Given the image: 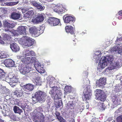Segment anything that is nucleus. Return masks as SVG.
Returning a JSON list of instances; mask_svg holds the SVG:
<instances>
[{
    "instance_id": "15",
    "label": "nucleus",
    "mask_w": 122,
    "mask_h": 122,
    "mask_svg": "<svg viewBox=\"0 0 122 122\" xmlns=\"http://www.w3.org/2000/svg\"><path fill=\"white\" fill-rule=\"evenodd\" d=\"M106 78H101L100 79L97 81L96 84L97 85L100 87H103L106 84Z\"/></svg>"
},
{
    "instance_id": "9",
    "label": "nucleus",
    "mask_w": 122,
    "mask_h": 122,
    "mask_svg": "<svg viewBox=\"0 0 122 122\" xmlns=\"http://www.w3.org/2000/svg\"><path fill=\"white\" fill-rule=\"evenodd\" d=\"M47 22L49 25L51 26L61 25L60 19L53 17H49L47 20Z\"/></svg>"
},
{
    "instance_id": "62",
    "label": "nucleus",
    "mask_w": 122,
    "mask_h": 122,
    "mask_svg": "<svg viewBox=\"0 0 122 122\" xmlns=\"http://www.w3.org/2000/svg\"><path fill=\"white\" fill-rule=\"evenodd\" d=\"M70 122H75L74 120L73 119H71V120H70Z\"/></svg>"
},
{
    "instance_id": "52",
    "label": "nucleus",
    "mask_w": 122,
    "mask_h": 122,
    "mask_svg": "<svg viewBox=\"0 0 122 122\" xmlns=\"http://www.w3.org/2000/svg\"><path fill=\"white\" fill-rule=\"evenodd\" d=\"M60 122H66V121L62 117H61L58 120Z\"/></svg>"
},
{
    "instance_id": "31",
    "label": "nucleus",
    "mask_w": 122,
    "mask_h": 122,
    "mask_svg": "<svg viewBox=\"0 0 122 122\" xmlns=\"http://www.w3.org/2000/svg\"><path fill=\"white\" fill-rule=\"evenodd\" d=\"M113 51H117L119 54H122V47L121 46L117 47L116 46L113 48Z\"/></svg>"
},
{
    "instance_id": "21",
    "label": "nucleus",
    "mask_w": 122,
    "mask_h": 122,
    "mask_svg": "<svg viewBox=\"0 0 122 122\" xmlns=\"http://www.w3.org/2000/svg\"><path fill=\"white\" fill-rule=\"evenodd\" d=\"M11 82H10V85L11 87H14L16 85V83L18 82V79L15 76H13V77H9V78Z\"/></svg>"
},
{
    "instance_id": "7",
    "label": "nucleus",
    "mask_w": 122,
    "mask_h": 122,
    "mask_svg": "<svg viewBox=\"0 0 122 122\" xmlns=\"http://www.w3.org/2000/svg\"><path fill=\"white\" fill-rule=\"evenodd\" d=\"M23 64H20L18 66V69L20 73L23 75H25V76L27 73L29 71V68L28 65L25 63H23Z\"/></svg>"
},
{
    "instance_id": "32",
    "label": "nucleus",
    "mask_w": 122,
    "mask_h": 122,
    "mask_svg": "<svg viewBox=\"0 0 122 122\" xmlns=\"http://www.w3.org/2000/svg\"><path fill=\"white\" fill-rule=\"evenodd\" d=\"M9 56L8 54L6 52L3 51L0 53V59L5 58L8 57Z\"/></svg>"
},
{
    "instance_id": "26",
    "label": "nucleus",
    "mask_w": 122,
    "mask_h": 122,
    "mask_svg": "<svg viewBox=\"0 0 122 122\" xmlns=\"http://www.w3.org/2000/svg\"><path fill=\"white\" fill-rule=\"evenodd\" d=\"M75 28L72 26L68 25L65 27V30L66 32L72 34L74 33Z\"/></svg>"
},
{
    "instance_id": "38",
    "label": "nucleus",
    "mask_w": 122,
    "mask_h": 122,
    "mask_svg": "<svg viewBox=\"0 0 122 122\" xmlns=\"http://www.w3.org/2000/svg\"><path fill=\"white\" fill-rule=\"evenodd\" d=\"M10 112V110L9 109H3L2 111V113L3 114V115L4 116H8L9 115Z\"/></svg>"
},
{
    "instance_id": "10",
    "label": "nucleus",
    "mask_w": 122,
    "mask_h": 122,
    "mask_svg": "<svg viewBox=\"0 0 122 122\" xmlns=\"http://www.w3.org/2000/svg\"><path fill=\"white\" fill-rule=\"evenodd\" d=\"M122 64V60L120 59L118 60L117 61L113 63L112 62L107 63V66H109L107 68V69L109 70H111L112 69L117 68L119 67Z\"/></svg>"
},
{
    "instance_id": "4",
    "label": "nucleus",
    "mask_w": 122,
    "mask_h": 122,
    "mask_svg": "<svg viewBox=\"0 0 122 122\" xmlns=\"http://www.w3.org/2000/svg\"><path fill=\"white\" fill-rule=\"evenodd\" d=\"M3 25L5 28V31H10L12 36H16L19 34L17 30H11L14 27L13 24L9 23L6 20H5L3 21Z\"/></svg>"
},
{
    "instance_id": "8",
    "label": "nucleus",
    "mask_w": 122,
    "mask_h": 122,
    "mask_svg": "<svg viewBox=\"0 0 122 122\" xmlns=\"http://www.w3.org/2000/svg\"><path fill=\"white\" fill-rule=\"evenodd\" d=\"M94 93L96 99L101 102H104L106 100V97L104 94V92L102 90H97L96 91H95Z\"/></svg>"
},
{
    "instance_id": "41",
    "label": "nucleus",
    "mask_w": 122,
    "mask_h": 122,
    "mask_svg": "<svg viewBox=\"0 0 122 122\" xmlns=\"http://www.w3.org/2000/svg\"><path fill=\"white\" fill-rule=\"evenodd\" d=\"M32 22L33 23L35 24H37L40 23L36 17V18L33 19L32 20Z\"/></svg>"
},
{
    "instance_id": "64",
    "label": "nucleus",
    "mask_w": 122,
    "mask_h": 122,
    "mask_svg": "<svg viewBox=\"0 0 122 122\" xmlns=\"http://www.w3.org/2000/svg\"><path fill=\"white\" fill-rule=\"evenodd\" d=\"M115 113H119V109L116 111Z\"/></svg>"
},
{
    "instance_id": "2",
    "label": "nucleus",
    "mask_w": 122,
    "mask_h": 122,
    "mask_svg": "<svg viewBox=\"0 0 122 122\" xmlns=\"http://www.w3.org/2000/svg\"><path fill=\"white\" fill-rule=\"evenodd\" d=\"M47 82L49 84V86L51 88H53L51 91H50L49 93L51 94V97L54 100L58 99L59 97L56 93L58 91L57 89V87L54 86L55 81L53 80V78L51 77H48L47 78Z\"/></svg>"
},
{
    "instance_id": "28",
    "label": "nucleus",
    "mask_w": 122,
    "mask_h": 122,
    "mask_svg": "<svg viewBox=\"0 0 122 122\" xmlns=\"http://www.w3.org/2000/svg\"><path fill=\"white\" fill-rule=\"evenodd\" d=\"M9 77L8 74L4 72L2 73L1 74H0V78H3V80L4 81L6 79H9Z\"/></svg>"
},
{
    "instance_id": "11",
    "label": "nucleus",
    "mask_w": 122,
    "mask_h": 122,
    "mask_svg": "<svg viewBox=\"0 0 122 122\" xmlns=\"http://www.w3.org/2000/svg\"><path fill=\"white\" fill-rule=\"evenodd\" d=\"M83 88H85L83 91L84 94L86 93L87 94H91V90L89 88V86H88L90 83V81L88 79L86 78V79H84L83 81Z\"/></svg>"
},
{
    "instance_id": "18",
    "label": "nucleus",
    "mask_w": 122,
    "mask_h": 122,
    "mask_svg": "<svg viewBox=\"0 0 122 122\" xmlns=\"http://www.w3.org/2000/svg\"><path fill=\"white\" fill-rule=\"evenodd\" d=\"M4 63L5 66L7 67L15 66L14 61L10 59L5 60L4 61Z\"/></svg>"
},
{
    "instance_id": "46",
    "label": "nucleus",
    "mask_w": 122,
    "mask_h": 122,
    "mask_svg": "<svg viewBox=\"0 0 122 122\" xmlns=\"http://www.w3.org/2000/svg\"><path fill=\"white\" fill-rule=\"evenodd\" d=\"M15 104L19 106L21 103V102L18 100H16L15 101Z\"/></svg>"
},
{
    "instance_id": "58",
    "label": "nucleus",
    "mask_w": 122,
    "mask_h": 122,
    "mask_svg": "<svg viewBox=\"0 0 122 122\" xmlns=\"http://www.w3.org/2000/svg\"><path fill=\"white\" fill-rule=\"evenodd\" d=\"M4 72V71L2 69L0 68V74H1Z\"/></svg>"
},
{
    "instance_id": "12",
    "label": "nucleus",
    "mask_w": 122,
    "mask_h": 122,
    "mask_svg": "<svg viewBox=\"0 0 122 122\" xmlns=\"http://www.w3.org/2000/svg\"><path fill=\"white\" fill-rule=\"evenodd\" d=\"M38 29L35 26H32L29 29V32L33 36L35 37H37L40 34L43 33V31L42 30H39V31H40L39 33L38 32Z\"/></svg>"
},
{
    "instance_id": "45",
    "label": "nucleus",
    "mask_w": 122,
    "mask_h": 122,
    "mask_svg": "<svg viewBox=\"0 0 122 122\" xmlns=\"http://www.w3.org/2000/svg\"><path fill=\"white\" fill-rule=\"evenodd\" d=\"M121 87L119 86H116L115 87L114 91L116 92H118L120 91Z\"/></svg>"
},
{
    "instance_id": "29",
    "label": "nucleus",
    "mask_w": 122,
    "mask_h": 122,
    "mask_svg": "<svg viewBox=\"0 0 122 122\" xmlns=\"http://www.w3.org/2000/svg\"><path fill=\"white\" fill-rule=\"evenodd\" d=\"M37 74V73L35 72L29 71L27 74L26 77H36Z\"/></svg>"
},
{
    "instance_id": "55",
    "label": "nucleus",
    "mask_w": 122,
    "mask_h": 122,
    "mask_svg": "<svg viewBox=\"0 0 122 122\" xmlns=\"http://www.w3.org/2000/svg\"><path fill=\"white\" fill-rule=\"evenodd\" d=\"M50 100L51 99L50 97L49 96H47L46 100L47 103H50Z\"/></svg>"
},
{
    "instance_id": "34",
    "label": "nucleus",
    "mask_w": 122,
    "mask_h": 122,
    "mask_svg": "<svg viewBox=\"0 0 122 122\" xmlns=\"http://www.w3.org/2000/svg\"><path fill=\"white\" fill-rule=\"evenodd\" d=\"M71 87L70 86H65L64 89V94L66 95L67 93H70L71 92Z\"/></svg>"
},
{
    "instance_id": "1",
    "label": "nucleus",
    "mask_w": 122,
    "mask_h": 122,
    "mask_svg": "<svg viewBox=\"0 0 122 122\" xmlns=\"http://www.w3.org/2000/svg\"><path fill=\"white\" fill-rule=\"evenodd\" d=\"M101 52L100 50L96 51L93 54V60L95 61L98 65L97 69L103 68L107 66V56H102L101 59Z\"/></svg>"
},
{
    "instance_id": "37",
    "label": "nucleus",
    "mask_w": 122,
    "mask_h": 122,
    "mask_svg": "<svg viewBox=\"0 0 122 122\" xmlns=\"http://www.w3.org/2000/svg\"><path fill=\"white\" fill-rule=\"evenodd\" d=\"M34 65L37 70H39V68H41V66H42L41 64L37 61L34 63Z\"/></svg>"
},
{
    "instance_id": "30",
    "label": "nucleus",
    "mask_w": 122,
    "mask_h": 122,
    "mask_svg": "<svg viewBox=\"0 0 122 122\" xmlns=\"http://www.w3.org/2000/svg\"><path fill=\"white\" fill-rule=\"evenodd\" d=\"M11 17L12 19H18L20 18V14L16 12H13L11 13Z\"/></svg>"
},
{
    "instance_id": "59",
    "label": "nucleus",
    "mask_w": 122,
    "mask_h": 122,
    "mask_svg": "<svg viewBox=\"0 0 122 122\" xmlns=\"http://www.w3.org/2000/svg\"><path fill=\"white\" fill-rule=\"evenodd\" d=\"M4 72V71L2 69L0 68V74H1Z\"/></svg>"
},
{
    "instance_id": "35",
    "label": "nucleus",
    "mask_w": 122,
    "mask_h": 122,
    "mask_svg": "<svg viewBox=\"0 0 122 122\" xmlns=\"http://www.w3.org/2000/svg\"><path fill=\"white\" fill-rule=\"evenodd\" d=\"M36 16L40 23L42 22L44 20L43 15L41 14H38Z\"/></svg>"
},
{
    "instance_id": "16",
    "label": "nucleus",
    "mask_w": 122,
    "mask_h": 122,
    "mask_svg": "<svg viewBox=\"0 0 122 122\" xmlns=\"http://www.w3.org/2000/svg\"><path fill=\"white\" fill-rule=\"evenodd\" d=\"M66 10L65 8L63 7L62 5L60 6L57 5L54 7V11L55 12L59 13H62Z\"/></svg>"
},
{
    "instance_id": "19",
    "label": "nucleus",
    "mask_w": 122,
    "mask_h": 122,
    "mask_svg": "<svg viewBox=\"0 0 122 122\" xmlns=\"http://www.w3.org/2000/svg\"><path fill=\"white\" fill-rule=\"evenodd\" d=\"M10 0H0V2L1 3V5L3 6L6 5L12 6L16 5L19 3L18 1L16 2H12L8 3H7V2H5L6 1Z\"/></svg>"
},
{
    "instance_id": "22",
    "label": "nucleus",
    "mask_w": 122,
    "mask_h": 122,
    "mask_svg": "<svg viewBox=\"0 0 122 122\" xmlns=\"http://www.w3.org/2000/svg\"><path fill=\"white\" fill-rule=\"evenodd\" d=\"M36 111L37 113L36 115L38 116L39 117L40 116L41 117L40 118L41 119H42L43 120L44 119V117L43 115V113L41 112L42 111V108L41 107H38L36 109ZM41 121H43L42 120H41Z\"/></svg>"
},
{
    "instance_id": "56",
    "label": "nucleus",
    "mask_w": 122,
    "mask_h": 122,
    "mask_svg": "<svg viewBox=\"0 0 122 122\" xmlns=\"http://www.w3.org/2000/svg\"><path fill=\"white\" fill-rule=\"evenodd\" d=\"M4 43V41L1 40V37L0 36V44H3Z\"/></svg>"
},
{
    "instance_id": "48",
    "label": "nucleus",
    "mask_w": 122,
    "mask_h": 122,
    "mask_svg": "<svg viewBox=\"0 0 122 122\" xmlns=\"http://www.w3.org/2000/svg\"><path fill=\"white\" fill-rule=\"evenodd\" d=\"M19 91L18 90H16L14 91V94L15 95H17V96L18 97V95L19 94Z\"/></svg>"
},
{
    "instance_id": "63",
    "label": "nucleus",
    "mask_w": 122,
    "mask_h": 122,
    "mask_svg": "<svg viewBox=\"0 0 122 122\" xmlns=\"http://www.w3.org/2000/svg\"><path fill=\"white\" fill-rule=\"evenodd\" d=\"M120 40V38H117V40L116 41H119Z\"/></svg>"
},
{
    "instance_id": "36",
    "label": "nucleus",
    "mask_w": 122,
    "mask_h": 122,
    "mask_svg": "<svg viewBox=\"0 0 122 122\" xmlns=\"http://www.w3.org/2000/svg\"><path fill=\"white\" fill-rule=\"evenodd\" d=\"M39 79V77H37L36 79L33 80L32 81L36 85H41V81Z\"/></svg>"
},
{
    "instance_id": "5",
    "label": "nucleus",
    "mask_w": 122,
    "mask_h": 122,
    "mask_svg": "<svg viewBox=\"0 0 122 122\" xmlns=\"http://www.w3.org/2000/svg\"><path fill=\"white\" fill-rule=\"evenodd\" d=\"M34 41V39L30 37L25 36L20 39L18 41V42L21 45L26 46L29 47L33 45Z\"/></svg>"
},
{
    "instance_id": "50",
    "label": "nucleus",
    "mask_w": 122,
    "mask_h": 122,
    "mask_svg": "<svg viewBox=\"0 0 122 122\" xmlns=\"http://www.w3.org/2000/svg\"><path fill=\"white\" fill-rule=\"evenodd\" d=\"M117 121L118 122H122V117H118L117 118Z\"/></svg>"
},
{
    "instance_id": "25",
    "label": "nucleus",
    "mask_w": 122,
    "mask_h": 122,
    "mask_svg": "<svg viewBox=\"0 0 122 122\" xmlns=\"http://www.w3.org/2000/svg\"><path fill=\"white\" fill-rule=\"evenodd\" d=\"M3 39L5 41V43L3 44H6L7 43H10V42L11 38L10 36L8 34H5L3 36Z\"/></svg>"
},
{
    "instance_id": "60",
    "label": "nucleus",
    "mask_w": 122,
    "mask_h": 122,
    "mask_svg": "<svg viewBox=\"0 0 122 122\" xmlns=\"http://www.w3.org/2000/svg\"><path fill=\"white\" fill-rule=\"evenodd\" d=\"M118 19L119 20H121L122 19V16H119L118 17Z\"/></svg>"
},
{
    "instance_id": "24",
    "label": "nucleus",
    "mask_w": 122,
    "mask_h": 122,
    "mask_svg": "<svg viewBox=\"0 0 122 122\" xmlns=\"http://www.w3.org/2000/svg\"><path fill=\"white\" fill-rule=\"evenodd\" d=\"M34 14L33 10H30L24 15V17L25 19H29L31 17V15Z\"/></svg>"
},
{
    "instance_id": "49",
    "label": "nucleus",
    "mask_w": 122,
    "mask_h": 122,
    "mask_svg": "<svg viewBox=\"0 0 122 122\" xmlns=\"http://www.w3.org/2000/svg\"><path fill=\"white\" fill-rule=\"evenodd\" d=\"M43 66H41V68H39V70H37L38 71H40V72L41 73H43L44 72V69L43 68Z\"/></svg>"
},
{
    "instance_id": "51",
    "label": "nucleus",
    "mask_w": 122,
    "mask_h": 122,
    "mask_svg": "<svg viewBox=\"0 0 122 122\" xmlns=\"http://www.w3.org/2000/svg\"><path fill=\"white\" fill-rule=\"evenodd\" d=\"M34 55V53L33 51H30L29 52V56H33Z\"/></svg>"
},
{
    "instance_id": "39",
    "label": "nucleus",
    "mask_w": 122,
    "mask_h": 122,
    "mask_svg": "<svg viewBox=\"0 0 122 122\" xmlns=\"http://www.w3.org/2000/svg\"><path fill=\"white\" fill-rule=\"evenodd\" d=\"M29 50L28 49H25L22 53V55L23 56H22L24 57V56H29Z\"/></svg>"
},
{
    "instance_id": "43",
    "label": "nucleus",
    "mask_w": 122,
    "mask_h": 122,
    "mask_svg": "<svg viewBox=\"0 0 122 122\" xmlns=\"http://www.w3.org/2000/svg\"><path fill=\"white\" fill-rule=\"evenodd\" d=\"M55 114L57 118L58 119H59L62 117L60 116V113L56 111L55 112Z\"/></svg>"
},
{
    "instance_id": "20",
    "label": "nucleus",
    "mask_w": 122,
    "mask_h": 122,
    "mask_svg": "<svg viewBox=\"0 0 122 122\" xmlns=\"http://www.w3.org/2000/svg\"><path fill=\"white\" fill-rule=\"evenodd\" d=\"M27 27L23 26H20L17 29L18 32L20 35H25L26 34V29Z\"/></svg>"
},
{
    "instance_id": "23",
    "label": "nucleus",
    "mask_w": 122,
    "mask_h": 122,
    "mask_svg": "<svg viewBox=\"0 0 122 122\" xmlns=\"http://www.w3.org/2000/svg\"><path fill=\"white\" fill-rule=\"evenodd\" d=\"M10 47L12 50L15 52L19 51L20 49L19 46L16 43H14L10 44Z\"/></svg>"
},
{
    "instance_id": "27",
    "label": "nucleus",
    "mask_w": 122,
    "mask_h": 122,
    "mask_svg": "<svg viewBox=\"0 0 122 122\" xmlns=\"http://www.w3.org/2000/svg\"><path fill=\"white\" fill-rule=\"evenodd\" d=\"M13 111L15 113H17L21 114V112H23V111L18 107L15 106L13 107Z\"/></svg>"
},
{
    "instance_id": "53",
    "label": "nucleus",
    "mask_w": 122,
    "mask_h": 122,
    "mask_svg": "<svg viewBox=\"0 0 122 122\" xmlns=\"http://www.w3.org/2000/svg\"><path fill=\"white\" fill-rule=\"evenodd\" d=\"M119 15V16H122V10H121L119 11L117 14H116V16Z\"/></svg>"
},
{
    "instance_id": "14",
    "label": "nucleus",
    "mask_w": 122,
    "mask_h": 122,
    "mask_svg": "<svg viewBox=\"0 0 122 122\" xmlns=\"http://www.w3.org/2000/svg\"><path fill=\"white\" fill-rule=\"evenodd\" d=\"M27 1L28 3L29 2L31 5L36 7L39 10H43L45 8V7L43 5H42L37 3V2L34 1L33 0H27Z\"/></svg>"
},
{
    "instance_id": "61",
    "label": "nucleus",
    "mask_w": 122,
    "mask_h": 122,
    "mask_svg": "<svg viewBox=\"0 0 122 122\" xmlns=\"http://www.w3.org/2000/svg\"><path fill=\"white\" fill-rule=\"evenodd\" d=\"M4 109H7L6 108L7 107V106L6 105H4L3 106Z\"/></svg>"
},
{
    "instance_id": "40",
    "label": "nucleus",
    "mask_w": 122,
    "mask_h": 122,
    "mask_svg": "<svg viewBox=\"0 0 122 122\" xmlns=\"http://www.w3.org/2000/svg\"><path fill=\"white\" fill-rule=\"evenodd\" d=\"M113 60L112 56H107V63H112Z\"/></svg>"
},
{
    "instance_id": "57",
    "label": "nucleus",
    "mask_w": 122,
    "mask_h": 122,
    "mask_svg": "<svg viewBox=\"0 0 122 122\" xmlns=\"http://www.w3.org/2000/svg\"><path fill=\"white\" fill-rule=\"evenodd\" d=\"M78 109H79V110H78V111L79 110V111H78V112H81L83 110V108H82V109L81 108V107H79L78 108Z\"/></svg>"
},
{
    "instance_id": "54",
    "label": "nucleus",
    "mask_w": 122,
    "mask_h": 122,
    "mask_svg": "<svg viewBox=\"0 0 122 122\" xmlns=\"http://www.w3.org/2000/svg\"><path fill=\"white\" fill-rule=\"evenodd\" d=\"M19 106L22 109H23L24 110V109L26 107V106L23 105H22L21 103V104L20 105V106Z\"/></svg>"
},
{
    "instance_id": "42",
    "label": "nucleus",
    "mask_w": 122,
    "mask_h": 122,
    "mask_svg": "<svg viewBox=\"0 0 122 122\" xmlns=\"http://www.w3.org/2000/svg\"><path fill=\"white\" fill-rule=\"evenodd\" d=\"M90 95H90V94H84V97L85 98V100H88L89 99Z\"/></svg>"
},
{
    "instance_id": "3",
    "label": "nucleus",
    "mask_w": 122,
    "mask_h": 122,
    "mask_svg": "<svg viewBox=\"0 0 122 122\" xmlns=\"http://www.w3.org/2000/svg\"><path fill=\"white\" fill-rule=\"evenodd\" d=\"M46 96L47 94L45 92L39 90L35 93L34 96H32V100L34 102H44L45 101Z\"/></svg>"
},
{
    "instance_id": "17",
    "label": "nucleus",
    "mask_w": 122,
    "mask_h": 122,
    "mask_svg": "<svg viewBox=\"0 0 122 122\" xmlns=\"http://www.w3.org/2000/svg\"><path fill=\"white\" fill-rule=\"evenodd\" d=\"M22 87L24 91L28 92L32 91L34 88L33 85L30 84H26Z\"/></svg>"
},
{
    "instance_id": "44",
    "label": "nucleus",
    "mask_w": 122,
    "mask_h": 122,
    "mask_svg": "<svg viewBox=\"0 0 122 122\" xmlns=\"http://www.w3.org/2000/svg\"><path fill=\"white\" fill-rule=\"evenodd\" d=\"M55 103H58L57 104V105L59 107H61L62 106V101L61 100L59 101L57 100Z\"/></svg>"
},
{
    "instance_id": "6",
    "label": "nucleus",
    "mask_w": 122,
    "mask_h": 122,
    "mask_svg": "<svg viewBox=\"0 0 122 122\" xmlns=\"http://www.w3.org/2000/svg\"><path fill=\"white\" fill-rule=\"evenodd\" d=\"M17 58L20 59V60L22 63H26L27 64H29L30 62L31 63H34L37 61L35 57L30 56V57H27L26 58L24 56H22L21 55H18Z\"/></svg>"
},
{
    "instance_id": "33",
    "label": "nucleus",
    "mask_w": 122,
    "mask_h": 122,
    "mask_svg": "<svg viewBox=\"0 0 122 122\" xmlns=\"http://www.w3.org/2000/svg\"><path fill=\"white\" fill-rule=\"evenodd\" d=\"M74 102L69 101L67 103V106L71 109H74L75 106V103Z\"/></svg>"
},
{
    "instance_id": "47",
    "label": "nucleus",
    "mask_w": 122,
    "mask_h": 122,
    "mask_svg": "<svg viewBox=\"0 0 122 122\" xmlns=\"http://www.w3.org/2000/svg\"><path fill=\"white\" fill-rule=\"evenodd\" d=\"M103 103L102 105L101 104V106H99V109L102 111L104 110L105 108L103 107Z\"/></svg>"
},
{
    "instance_id": "13",
    "label": "nucleus",
    "mask_w": 122,
    "mask_h": 122,
    "mask_svg": "<svg viewBox=\"0 0 122 122\" xmlns=\"http://www.w3.org/2000/svg\"><path fill=\"white\" fill-rule=\"evenodd\" d=\"M63 19L65 23H72L74 22L75 18L72 15L67 14L63 16Z\"/></svg>"
}]
</instances>
